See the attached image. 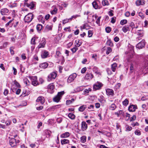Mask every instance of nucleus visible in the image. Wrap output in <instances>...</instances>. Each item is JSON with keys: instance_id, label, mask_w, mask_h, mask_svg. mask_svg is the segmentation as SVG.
<instances>
[{"instance_id": "nucleus-1", "label": "nucleus", "mask_w": 148, "mask_h": 148, "mask_svg": "<svg viewBox=\"0 0 148 148\" xmlns=\"http://www.w3.org/2000/svg\"><path fill=\"white\" fill-rule=\"evenodd\" d=\"M134 48L133 46L130 45L128 46V51L125 52V53L128 54V56H129L130 58H131L133 56L134 53Z\"/></svg>"}, {"instance_id": "nucleus-2", "label": "nucleus", "mask_w": 148, "mask_h": 148, "mask_svg": "<svg viewBox=\"0 0 148 148\" xmlns=\"http://www.w3.org/2000/svg\"><path fill=\"white\" fill-rule=\"evenodd\" d=\"M64 93V91L58 92L57 95L53 98V101L55 102H58L61 99Z\"/></svg>"}, {"instance_id": "nucleus-3", "label": "nucleus", "mask_w": 148, "mask_h": 148, "mask_svg": "<svg viewBox=\"0 0 148 148\" xmlns=\"http://www.w3.org/2000/svg\"><path fill=\"white\" fill-rule=\"evenodd\" d=\"M33 18V14L32 13H29L25 16L24 20L25 22L29 23L32 21Z\"/></svg>"}, {"instance_id": "nucleus-4", "label": "nucleus", "mask_w": 148, "mask_h": 148, "mask_svg": "<svg viewBox=\"0 0 148 148\" xmlns=\"http://www.w3.org/2000/svg\"><path fill=\"white\" fill-rule=\"evenodd\" d=\"M57 75V73L55 72H53L51 73L48 76L47 80L48 81H50L53 79L56 78Z\"/></svg>"}, {"instance_id": "nucleus-5", "label": "nucleus", "mask_w": 148, "mask_h": 148, "mask_svg": "<svg viewBox=\"0 0 148 148\" xmlns=\"http://www.w3.org/2000/svg\"><path fill=\"white\" fill-rule=\"evenodd\" d=\"M102 86L103 84L101 83L97 82L94 85L93 88L95 90H97L100 89Z\"/></svg>"}, {"instance_id": "nucleus-6", "label": "nucleus", "mask_w": 148, "mask_h": 148, "mask_svg": "<svg viewBox=\"0 0 148 148\" xmlns=\"http://www.w3.org/2000/svg\"><path fill=\"white\" fill-rule=\"evenodd\" d=\"M145 46V40H143L141 42L138 43L136 45V47L139 49H141L144 47Z\"/></svg>"}, {"instance_id": "nucleus-7", "label": "nucleus", "mask_w": 148, "mask_h": 148, "mask_svg": "<svg viewBox=\"0 0 148 148\" xmlns=\"http://www.w3.org/2000/svg\"><path fill=\"white\" fill-rule=\"evenodd\" d=\"M48 92L50 93H53L54 91V86L53 84H50L48 86Z\"/></svg>"}, {"instance_id": "nucleus-8", "label": "nucleus", "mask_w": 148, "mask_h": 148, "mask_svg": "<svg viewBox=\"0 0 148 148\" xmlns=\"http://www.w3.org/2000/svg\"><path fill=\"white\" fill-rule=\"evenodd\" d=\"M45 41V39L44 38H42L40 41V43L39 45L38 46V48H40L41 47H44L46 43Z\"/></svg>"}, {"instance_id": "nucleus-9", "label": "nucleus", "mask_w": 148, "mask_h": 148, "mask_svg": "<svg viewBox=\"0 0 148 148\" xmlns=\"http://www.w3.org/2000/svg\"><path fill=\"white\" fill-rule=\"evenodd\" d=\"M76 73H74L70 75L68 79L67 82L68 83H70L73 81L76 77Z\"/></svg>"}, {"instance_id": "nucleus-10", "label": "nucleus", "mask_w": 148, "mask_h": 148, "mask_svg": "<svg viewBox=\"0 0 148 148\" xmlns=\"http://www.w3.org/2000/svg\"><path fill=\"white\" fill-rule=\"evenodd\" d=\"M99 3V1L98 0H96L92 3L93 7L95 9H97L100 8V7L98 6V3Z\"/></svg>"}, {"instance_id": "nucleus-11", "label": "nucleus", "mask_w": 148, "mask_h": 148, "mask_svg": "<svg viewBox=\"0 0 148 148\" xmlns=\"http://www.w3.org/2000/svg\"><path fill=\"white\" fill-rule=\"evenodd\" d=\"M10 145L12 147H14L16 145V139L14 138H11L9 141Z\"/></svg>"}, {"instance_id": "nucleus-12", "label": "nucleus", "mask_w": 148, "mask_h": 148, "mask_svg": "<svg viewBox=\"0 0 148 148\" xmlns=\"http://www.w3.org/2000/svg\"><path fill=\"white\" fill-rule=\"evenodd\" d=\"M49 54V53L48 51L45 50H43L42 52L41 56L42 58H45L47 57Z\"/></svg>"}, {"instance_id": "nucleus-13", "label": "nucleus", "mask_w": 148, "mask_h": 148, "mask_svg": "<svg viewBox=\"0 0 148 148\" xmlns=\"http://www.w3.org/2000/svg\"><path fill=\"white\" fill-rule=\"evenodd\" d=\"M145 3V1L143 0H137L136 2V5L137 6L143 5Z\"/></svg>"}, {"instance_id": "nucleus-14", "label": "nucleus", "mask_w": 148, "mask_h": 148, "mask_svg": "<svg viewBox=\"0 0 148 148\" xmlns=\"http://www.w3.org/2000/svg\"><path fill=\"white\" fill-rule=\"evenodd\" d=\"M137 108V106L136 105H132L129 106L128 110L130 111L133 112H134Z\"/></svg>"}, {"instance_id": "nucleus-15", "label": "nucleus", "mask_w": 148, "mask_h": 148, "mask_svg": "<svg viewBox=\"0 0 148 148\" xmlns=\"http://www.w3.org/2000/svg\"><path fill=\"white\" fill-rule=\"evenodd\" d=\"M81 127L83 131H84L87 128V125L85 121H82V122Z\"/></svg>"}, {"instance_id": "nucleus-16", "label": "nucleus", "mask_w": 148, "mask_h": 148, "mask_svg": "<svg viewBox=\"0 0 148 148\" xmlns=\"http://www.w3.org/2000/svg\"><path fill=\"white\" fill-rule=\"evenodd\" d=\"M9 10L7 8H3L1 10L0 12L2 15H7V14Z\"/></svg>"}, {"instance_id": "nucleus-17", "label": "nucleus", "mask_w": 148, "mask_h": 148, "mask_svg": "<svg viewBox=\"0 0 148 148\" xmlns=\"http://www.w3.org/2000/svg\"><path fill=\"white\" fill-rule=\"evenodd\" d=\"M36 3L34 2H32L29 3H26V5L27 7L30 8L32 9H33L36 5L35 4Z\"/></svg>"}, {"instance_id": "nucleus-18", "label": "nucleus", "mask_w": 148, "mask_h": 148, "mask_svg": "<svg viewBox=\"0 0 148 148\" xmlns=\"http://www.w3.org/2000/svg\"><path fill=\"white\" fill-rule=\"evenodd\" d=\"M106 94L108 95H113L114 94V91L112 89L108 88L106 89Z\"/></svg>"}, {"instance_id": "nucleus-19", "label": "nucleus", "mask_w": 148, "mask_h": 148, "mask_svg": "<svg viewBox=\"0 0 148 148\" xmlns=\"http://www.w3.org/2000/svg\"><path fill=\"white\" fill-rule=\"evenodd\" d=\"M45 99L43 97L39 96L38 97V102H40L41 104H43L45 102Z\"/></svg>"}, {"instance_id": "nucleus-20", "label": "nucleus", "mask_w": 148, "mask_h": 148, "mask_svg": "<svg viewBox=\"0 0 148 148\" xmlns=\"http://www.w3.org/2000/svg\"><path fill=\"white\" fill-rule=\"evenodd\" d=\"M48 66V64L47 62H44L40 64L39 66L40 68L45 69L47 68Z\"/></svg>"}, {"instance_id": "nucleus-21", "label": "nucleus", "mask_w": 148, "mask_h": 148, "mask_svg": "<svg viewBox=\"0 0 148 148\" xmlns=\"http://www.w3.org/2000/svg\"><path fill=\"white\" fill-rule=\"evenodd\" d=\"M93 77V75L91 73H87L85 77V78L88 80H90Z\"/></svg>"}, {"instance_id": "nucleus-22", "label": "nucleus", "mask_w": 148, "mask_h": 148, "mask_svg": "<svg viewBox=\"0 0 148 148\" xmlns=\"http://www.w3.org/2000/svg\"><path fill=\"white\" fill-rule=\"evenodd\" d=\"M122 30L124 33H126L128 31H130V27L128 26L125 25L123 26L122 28Z\"/></svg>"}, {"instance_id": "nucleus-23", "label": "nucleus", "mask_w": 148, "mask_h": 148, "mask_svg": "<svg viewBox=\"0 0 148 148\" xmlns=\"http://www.w3.org/2000/svg\"><path fill=\"white\" fill-rule=\"evenodd\" d=\"M86 108V106L85 105H83L80 106L78 108V110L81 112H83Z\"/></svg>"}, {"instance_id": "nucleus-24", "label": "nucleus", "mask_w": 148, "mask_h": 148, "mask_svg": "<svg viewBox=\"0 0 148 148\" xmlns=\"http://www.w3.org/2000/svg\"><path fill=\"white\" fill-rule=\"evenodd\" d=\"M69 132H66L62 134L60 136V137L62 138H66L69 137Z\"/></svg>"}, {"instance_id": "nucleus-25", "label": "nucleus", "mask_w": 148, "mask_h": 148, "mask_svg": "<svg viewBox=\"0 0 148 148\" xmlns=\"http://www.w3.org/2000/svg\"><path fill=\"white\" fill-rule=\"evenodd\" d=\"M61 142L62 145H63L65 144L69 143L70 141L69 140L66 139H64L63 140H61Z\"/></svg>"}, {"instance_id": "nucleus-26", "label": "nucleus", "mask_w": 148, "mask_h": 148, "mask_svg": "<svg viewBox=\"0 0 148 148\" xmlns=\"http://www.w3.org/2000/svg\"><path fill=\"white\" fill-rule=\"evenodd\" d=\"M92 70L95 73L97 74L101 75V73L98 71V68L96 66L94 67L93 68Z\"/></svg>"}, {"instance_id": "nucleus-27", "label": "nucleus", "mask_w": 148, "mask_h": 148, "mask_svg": "<svg viewBox=\"0 0 148 148\" xmlns=\"http://www.w3.org/2000/svg\"><path fill=\"white\" fill-rule=\"evenodd\" d=\"M117 66V64L116 63H114L111 65V69L113 72L115 71Z\"/></svg>"}, {"instance_id": "nucleus-28", "label": "nucleus", "mask_w": 148, "mask_h": 148, "mask_svg": "<svg viewBox=\"0 0 148 148\" xmlns=\"http://www.w3.org/2000/svg\"><path fill=\"white\" fill-rule=\"evenodd\" d=\"M86 137L85 136H83L80 138V141L82 143H84L86 141Z\"/></svg>"}, {"instance_id": "nucleus-29", "label": "nucleus", "mask_w": 148, "mask_h": 148, "mask_svg": "<svg viewBox=\"0 0 148 148\" xmlns=\"http://www.w3.org/2000/svg\"><path fill=\"white\" fill-rule=\"evenodd\" d=\"M54 8L53 10L50 11V12L52 14H55L57 12L58 10L57 8L56 7H54Z\"/></svg>"}, {"instance_id": "nucleus-30", "label": "nucleus", "mask_w": 148, "mask_h": 148, "mask_svg": "<svg viewBox=\"0 0 148 148\" xmlns=\"http://www.w3.org/2000/svg\"><path fill=\"white\" fill-rule=\"evenodd\" d=\"M144 67L145 69V71H146V72L145 73H148V61H147L145 63L144 65Z\"/></svg>"}, {"instance_id": "nucleus-31", "label": "nucleus", "mask_w": 148, "mask_h": 148, "mask_svg": "<svg viewBox=\"0 0 148 148\" xmlns=\"http://www.w3.org/2000/svg\"><path fill=\"white\" fill-rule=\"evenodd\" d=\"M69 118L72 120H73L75 119V116L73 114L70 113L68 115Z\"/></svg>"}, {"instance_id": "nucleus-32", "label": "nucleus", "mask_w": 148, "mask_h": 148, "mask_svg": "<svg viewBox=\"0 0 148 148\" xmlns=\"http://www.w3.org/2000/svg\"><path fill=\"white\" fill-rule=\"evenodd\" d=\"M83 89V86H81L75 89V92H79L80 91H82Z\"/></svg>"}, {"instance_id": "nucleus-33", "label": "nucleus", "mask_w": 148, "mask_h": 148, "mask_svg": "<svg viewBox=\"0 0 148 148\" xmlns=\"http://www.w3.org/2000/svg\"><path fill=\"white\" fill-rule=\"evenodd\" d=\"M102 4L103 6L108 5L109 3L107 0H104L102 1Z\"/></svg>"}, {"instance_id": "nucleus-34", "label": "nucleus", "mask_w": 148, "mask_h": 148, "mask_svg": "<svg viewBox=\"0 0 148 148\" xmlns=\"http://www.w3.org/2000/svg\"><path fill=\"white\" fill-rule=\"evenodd\" d=\"M74 99H72L71 100H68L66 101V104L67 105H70L74 101Z\"/></svg>"}, {"instance_id": "nucleus-35", "label": "nucleus", "mask_w": 148, "mask_h": 148, "mask_svg": "<svg viewBox=\"0 0 148 148\" xmlns=\"http://www.w3.org/2000/svg\"><path fill=\"white\" fill-rule=\"evenodd\" d=\"M116 108V106L114 103L112 104L109 107V108L111 110H114Z\"/></svg>"}, {"instance_id": "nucleus-36", "label": "nucleus", "mask_w": 148, "mask_h": 148, "mask_svg": "<svg viewBox=\"0 0 148 148\" xmlns=\"http://www.w3.org/2000/svg\"><path fill=\"white\" fill-rule=\"evenodd\" d=\"M82 43V41L79 40H77V42L76 43V44L75 45V46L77 47H79L81 45Z\"/></svg>"}, {"instance_id": "nucleus-37", "label": "nucleus", "mask_w": 148, "mask_h": 148, "mask_svg": "<svg viewBox=\"0 0 148 148\" xmlns=\"http://www.w3.org/2000/svg\"><path fill=\"white\" fill-rule=\"evenodd\" d=\"M106 44L110 47L113 46V43L110 40H108L106 42Z\"/></svg>"}, {"instance_id": "nucleus-38", "label": "nucleus", "mask_w": 148, "mask_h": 148, "mask_svg": "<svg viewBox=\"0 0 148 148\" xmlns=\"http://www.w3.org/2000/svg\"><path fill=\"white\" fill-rule=\"evenodd\" d=\"M129 101L128 100L126 99L123 102V104L124 106H126L128 104Z\"/></svg>"}, {"instance_id": "nucleus-39", "label": "nucleus", "mask_w": 148, "mask_h": 148, "mask_svg": "<svg viewBox=\"0 0 148 148\" xmlns=\"http://www.w3.org/2000/svg\"><path fill=\"white\" fill-rule=\"evenodd\" d=\"M61 54V53L59 51H57L56 52L55 57L57 58H58L60 56Z\"/></svg>"}, {"instance_id": "nucleus-40", "label": "nucleus", "mask_w": 148, "mask_h": 148, "mask_svg": "<svg viewBox=\"0 0 148 148\" xmlns=\"http://www.w3.org/2000/svg\"><path fill=\"white\" fill-rule=\"evenodd\" d=\"M32 84L34 86L37 85V81L36 79L34 80V78L32 80Z\"/></svg>"}, {"instance_id": "nucleus-41", "label": "nucleus", "mask_w": 148, "mask_h": 148, "mask_svg": "<svg viewBox=\"0 0 148 148\" xmlns=\"http://www.w3.org/2000/svg\"><path fill=\"white\" fill-rule=\"evenodd\" d=\"M127 23V21L126 19H123L121 20L120 21V24L123 25L126 24Z\"/></svg>"}, {"instance_id": "nucleus-42", "label": "nucleus", "mask_w": 148, "mask_h": 148, "mask_svg": "<svg viewBox=\"0 0 148 148\" xmlns=\"http://www.w3.org/2000/svg\"><path fill=\"white\" fill-rule=\"evenodd\" d=\"M76 47H77L76 46L75 47L71 49V50L73 53H75L78 49V48Z\"/></svg>"}, {"instance_id": "nucleus-43", "label": "nucleus", "mask_w": 148, "mask_h": 148, "mask_svg": "<svg viewBox=\"0 0 148 148\" xmlns=\"http://www.w3.org/2000/svg\"><path fill=\"white\" fill-rule=\"evenodd\" d=\"M129 27H130L132 30L135 28V25L134 23L131 22L129 23Z\"/></svg>"}, {"instance_id": "nucleus-44", "label": "nucleus", "mask_w": 148, "mask_h": 148, "mask_svg": "<svg viewBox=\"0 0 148 148\" xmlns=\"http://www.w3.org/2000/svg\"><path fill=\"white\" fill-rule=\"evenodd\" d=\"M112 50L110 47H108L106 49V53L107 54H108L109 53L111 52Z\"/></svg>"}, {"instance_id": "nucleus-45", "label": "nucleus", "mask_w": 148, "mask_h": 148, "mask_svg": "<svg viewBox=\"0 0 148 148\" xmlns=\"http://www.w3.org/2000/svg\"><path fill=\"white\" fill-rule=\"evenodd\" d=\"M87 108L88 109L90 110V111H93L94 108V106L91 104Z\"/></svg>"}, {"instance_id": "nucleus-46", "label": "nucleus", "mask_w": 148, "mask_h": 148, "mask_svg": "<svg viewBox=\"0 0 148 148\" xmlns=\"http://www.w3.org/2000/svg\"><path fill=\"white\" fill-rule=\"evenodd\" d=\"M42 122H40L38 125V131H40L41 128L40 127H42Z\"/></svg>"}, {"instance_id": "nucleus-47", "label": "nucleus", "mask_w": 148, "mask_h": 148, "mask_svg": "<svg viewBox=\"0 0 148 148\" xmlns=\"http://www.w3.org/2000/svg\"><path fill=\"white\" fill-rule=\"evenodd\" d=\"M39 82H38V85L39 84H42L44 82V79L42 78H40L39 79Z\"/></svg>"}, {"instance_id": "nucleus-48", "label": "nucleus", "mask_w": 148, "mask_h": 148, "mask_svg": "<svg viewBox=\"0 0 148 148\" xmlns=\"http://www.w3.org/2000/svg\"><path fill=\"white\" fill-rule=\"evenodd\" d=\"M105 30L106 32L109 33L111 31V28L109 27H107L105 28Z\"/></svg>"}, {"instance_id": "nucleus-49", "label": "nucleus", "mask_w": 148, "mask_h": 148, "mask_svg": "<svg viewBox=\"0 0 148 148\" xmlns=\"http://www.w3.org/2000/svg\"><path fill=\"white\" fill-rule=\"evenodd\" d=\"M104 135H106L108 137H110L111 136V134L109 132H105Z\"/></svg>"}, {"instance_id": "nucleus-50", "label": "nucleus", "mask_w": 148, "mask_h": 148, "mask_svg": "<svg viewBox=\"0 0 148 148\" xmlns=\"http://www.w3.org/2000/svg\"><path fill=\"white\" fill-rule=\"evenodd\" d=\"M134 133L135 134L137 135L140 136L141 135L140 131L139 130H136Z\"/></svg>"}, {"instance_id": "nucleus-51", "label": "nucleus", "mask_w": 148, "mask_h": 148, "mask_svg": "<svg viewBox=\"0 0 148 148\" xmlns=\"http://www.w3.org/2000/svg\"><path fill=\"white\" fill-rule=\"evenodd\" d=\"M36 38L35 37H34L32 38L31 40V43L33 45H35L36 44L35 42Z\"/></svg>"}, {"instance_id": "nucleus-52", "label": "nucleus", "mask_w": 148, "mask_h": 148, "mask_svg": "<svg viewBox=\"0 0 148 148\" xmlns=\"http://www.w3.org/2000/svg\"><path fill=\"white\" fill-rule=\"evenodd\" d=\"M61 107V105H55L53 106L52 107V108L53 109H56L58 108H59Z\"/></svg>"}, {"instance_id": "nucleus-53", "label": "nucleus", "mask_w": 148, "mask_h": 148, "mask_svg": "<svg viewBox=\"0 0 148 148\" xmlns=\"http://www.w3.org/2000/svg\"><path fill=\"white\" fill-rule=\"evenodd\" d=\"M42 26L41 24H38V31H40L42 29Z\"/></svg>"}, {"instance_id": "nucleus-54", "label": "nucleus", "mask_w": 148, "mask_h": 148, "mask_svg": "<svg viewBox=\"0 0 148 148\" xmlns=\"http://www.w3.org/2000/svg\"><path fill=\"white\" fill-rule=\"evenodd\" d=\"M88 36L89 37H91L92 35V31L91 30H89L88 32Z\"/></svg>"}, {"instance_id": "nucleus-55", "label": "nucleus", "mask_w": 148, "mask_h": 148, "mask_svg": "<svg viewBox=\"0 0 148 148\" xmlns=\"http://www.w3.org/2000/svg\"><path fill=\"white\" fill-rule=\"evenodd\" d=\"M101 16H99L98 17V18L97 19L96 21V23L98 24L99 25L100 23V19L101 18Z\"/></svg>"}, {"instance_id": "nucleus-56", "label": "nucleus", "mask_w": 148, "mask_h": 148, "mask_svg": "<svg viewBox=\"0 0 148 148\" xmlns=\"http://www.w3.org/2000/svg\"><path fill=\"white\" fill-rule=\"evenodd\" d=\"M137 34L140 37H142L143 36V33L142 31L140 30H139V32H138Z\"/></svg>"}, {"instance_id": "nucleus-57", "label": "nucleus", "mask_w": 148, "mask_h": 148, "mask_svg": "<svg viewBox=\"0 0 148 148\" xmlns=\"http://www.w3.org/2000/svg\"><path fill=\"white\" fill-rule=\"evenodd\" d=\"M45 132L46 134H48L49 136H50L51 133V132L49 130H47L45 131Z\"/></svg>"}, {"instance_id": "nucleus-58", "label": "nucleus", "mask_w": 148, "mask_h": 148, "mask_svg": "<svg viewBox=\"0 0 148 148\" xmlns=\"http://www.w3.org/2000/svg\"><path fill=\"white\" fill-rule=\"evenodd\" d=\"M132 127H130V126H129V125H126V131H130L132 130Z\"/></svg>"}, {"instance_id": "nucleus-59", "label": "nucleus", "mask_w": 148, "mask_h": 148, "mask_svg": "<svg viewBox=\"0 0 148 148\" xmlns=\"http://www.w3.org/2000/svg\"><path fill=\"white\" fill-rule=\"evenodd\" d=\"M136 118V116L135 115H134L130 119V121H133L135 120Z\"/></svg>"}, {"instance_id": "nucleus-60", "label": "nucleus", "mask_w": 148, "mask_h": 148, "mask_svg": "<svg viewBox=\"0 0 148 148\" xmlns=\"http://www.w3.org/2000/svg\"><path fill=\"white\" fill-rule=\"evenodd\" d=\"M134 64L133 63H132L130 66V69L131 71H132L133 70L134 68Z\"/></svg>"}, {"instance_id": "nucleus-61", "label": "nucleus", "mask_w": 148, "mask_h": 148, "mask_svg": "<svg viewBox=\"0 0 148 148\" xmlns=\"http://www.w3.org/2000/svg\"><path fill=\"white\" fill-rule=\"evenodd\" d=\"M86 70V68L85 67L82 69L81 71V72L82 73H85Z\"/></svg>"}, {"instance_id": "nucleus-62", "label": "nucleus", "mask_w": 148, "mask_h": 148, "mask_svg": "<svg viewBox=\"0 0 148 148\" xmlns=\"http://www.w3.org/2000/svg\"><path fill=\"white\" fill-rule=\"evenodd\" d=\"M69 22V20L67 18L62 20V23L64 24L68 23Z\"/></svg>"}, {"instance_id": "nucleus-63", "label": "nucleus", "mask_w": 148, "mask_h": 148, "mask_svg": "<svg viewBox=\"0 0 148 148\" xmlns=\"http://www.w3.org/2000/svg\"><path fill=\"white\" fill-rule=\"evenodd\" d=\"M95 107L96 108H99L100 106V104L99 103H96L95 104Z\"/></svg>"}, {"instance_id": "nucleus-64", "label": "nucleus", "mask_w": 148, "mask_h": 148, "mask_svg": "<svg viewBox=\"0 0 148 148\" xmlns=\"http://www.w3.org/2000/svg\"><path fill=\"white\" fill-rule=\"evenodd\" d=\"M8 93V91L7 89H5L4 90L3 94L5 95H6Z\"/></svg>"}]
</instances>
